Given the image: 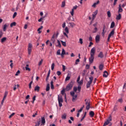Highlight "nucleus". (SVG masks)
<instances>
[{
    "instance_id": "f257e3e1",
    "label": "nucleus",
    "mask_w": 126,
    "mask_h": 126,
    "mask_svg": "<svg viewBox=\"0 0 126 126\" xmlns=\"http://www.w3.org/2000/svg\"><path fill=\"white\" fill-rule=\"evenodd\" d=\"M96 50L95 47H93L90 52V57H89L90 63H93L94 59V55L95 54Z\"/></svg>"
},
{
    "instance_id": "f03ea898",
    "label": "nucleus",
    "mask_w": 126,
    "mask_h": 126,
    "mask_svg": "<svg viewBox=\"0 0 126 126\" xmlns=\"http://www.w3.org/2000/svg\"><path fill=\"white\" fill-rule=\"evenodd\" d=\"M73 84H74V82L73 81H71L70 82V83L67 84V86L65 88L66 91H69V90H71V89H72V88L73 86Z\"/></svg>"
},
{
    "instance_id": "7ed1b4c3",
    "label": "nucleus",
    "mask_w": 126,
    "mask_h": 126,
    "mask_svg": "<svg viewBox=\"0 0 126 126\" xmlns=\"http://www.w3.org/2000/svg\"><path fill=\"white\" fill-rule=\"evenodd\" d=\"M90 79V81L88 82V83H87L86 84V87L87 89L89 88L93 81V77H90L89 78Z\"/></svg>"
},
{
    "instance_id": "20e7f679",
    "label": "nucleus",
    "mask_w": 126,
    "mask_h": 126,
    "mask_svg": "<svg viewBox=\"0 0 126 126\" xmlns=\"http://www.w3.org/2000/svg\"><path fill=\"white\" fill-rule=\"evenodd\" d=\"M63 99L62 98V96L60 97V96L58 95V102H59V107H62L63 104Z\"/></svg>"
},
{
    "instance_id": "39448f33",
    "label": "nucleus",
    "mask_w": 126,
    "mask_h": 126,
    "mask_svg": "<svg viewBox=\"0 0 126 126\" xmlns=\"http://www.w3.org/2000/svg\"><path fill=\"white\" fill-rule=\"evenodd\" d=\"M85 101L86 102V109L89 110L90 108V101L89 100H87V99H85Z\"/></svg>"
},
{
    "instance_id": "423d86ee",
    "label": "nucleus",
    "mask_w": 126,
    "mask_h": 126,
    "mask_svg": "<svg viewBox=\"0 0 126 126\" xmlns=\"http://www.w3.org/2000/svg\"><path fill=\"white\" fill-rule=\"evenodd\" d=\"M32 43H29L28 50V54L31 55L32 50Z\"/></svg>"
},
{
    "instance_id": "0eeeda50",
    "label": "nucleus",
    "mask_w": 126,
    "mask_h": 126,
    "mask_svg": "<svg viewBox=\"0 0 126 126\" xmlns=\"http://www.w3.org/2000/svg\"><path fill=\"white\" fill-rule=\"evenodd\" d=\"M77 8H78V6L77 5L73 7V8L72 9L71 11L70 12V14H71V16H74V10H76V9H77Z\"/></svg>"
},
{
    "instance_id": "6e6552de",
    "label": "nucleus",
    "mask_w": 126,
    "mask_h": 126,
    "mask_svg": "<svg viewBox=\"0 0 126 126\" xmlns=\"http://www.w3.org/2000/svg\"><path fill=\"white\" fill-rule=\"evenodd\" d=\"M111 121H112V115H110L109 118H108V124H110L109 126H112V123H110V122H111Z\"/></svg>"
},
{
    "instance_id": "1a4fd4ad",
    "label": "nucleus",
    "mask_w": 126,
    "mask_h": 126,
    "mask_svg": "<svg viewBox=\"0 0 126 126\" xmlns=\"http://www.w3.org/2000/svg\"><path fill=\"white\" fill-rule=\"evenodd\" d=\"M98 57H99L100 58H103L104 55L103 52L102 51H100L99 53H98L97 55Z\"/></svg>"
},
{
    "instance_id": "9d476101",
    "label": "nucleus",
    "mask_w": 126,
    "mask_h": 126,
    "mask_svg": "<svg viewBox=\"0 0 126 126\" xmlns=\"http://www.w3.org/2000/svg\"><path fill=\"white\" fill-rule=\"evenodd\" d=\"M108 76V72L107 71H104L103 74V77L107 78Z\"/></svg>"
},
{
    "instance_id": "9b49d317",
    "label": "nucleus",
    "mask_w": 126,
    "mask_h": 126,
    "mask_svg": "<svg viewBox=\"0 0 126 126\" xmlns=\"http://www.w3.org/2000/svg\"><path fill=\"white\" fill-rule=\"evenodd\" d=\"M71 78L70 74L69 73H68L65 79V81H68V80H70Z\"/></svg>"
},
{
    "instance_id": "f8f14e48",
    "label": "nucleus",
    "mask_w": 126,
    "mask_h": 126,
    "mask_svg": "<svg viewBox=\"0 0 126 126\" xmlns=\"http://www.w3.org/2000/svg\"><path fill=\"white\" fill-rule=\"evenodd\" d=\"M100 40V35L99 34H97L95 36V41L96 42H98Z\"/></svg>"
},
{
    "instance_id": "ddd939ff",
    "label": "nucleus",
    "mask_w": 126,
    "mask_h": 126,
    "mask_svg": "<svg viewBox=\"0 0 126 126\" xmlns=\"http://www.w3.org/2000/svg\"><path fill=\"white\" fill-rule=\"evenodd\" d=\"M123 10L122 8V5L120 4L119 5V10H118V13H122L123 12Z\"/></svg>"
},
{
    "instance_id": "4468645a",
    "label": "nucleus",
    "mask_w": 126,
    "mask_h": 126,
    "mask_svg": "<svg viewBox=\"0 0 126 126\" xmlns=\"http://www.w3.org/2000/svg\"><path fill=\"white\" fill-rule=\"evenodd\" d=\"M25 68H26V70H28V71H31V68H30L29 67V64H27L25 67Z\"/></svg>"
},
{
    "instance_id": "2eb2a0df",
    "label": "nucleus",
    "mask_w": 126,
    "mask_h": 126,
    "mask_svg": "<svg viewBox=\"0 0 126 126\" xmlns=\"http://www.w3.org/2000/svg\"><path fill=\"white\" fill-rule=\"evenodd\" d=\"M89 115H90V117H91V118H93V117H94L95 114L93 111H91L90 112Z\"/></svg>"
},
{
    "instance_id": "dca6fc26",
    "label": "nucleus",
    "mask_w": 126,
    "mask_h": 126,
    "mask_svg": "<svg viewBox=\"0 0 126 126\" xmlns=\"http://www.w3.org/2000/svg\"><path fill=\"white\" fill-rule=\"evenodd\" d=\"M8 94V92H7V91H5V93H4V95L3 96V101L4 102V100H5L7 95Z\"/></svg>"
},
{
    "instance_id": "f3484780",
    "label": "nucleus",
    "mask_w": 126,
    "mask_h": 126,
    "mask_svg": "<svg viewBox=\"0 0 126 126\" xmlns=\"http://www.w3.org/2000/svg\"><path fill=\"white\" fill-rule=\"evenodd\" d=\"M41 123L43 125L46 123V120L44 117H42V118H41Z\"/></svg>"
},
{
    "instance_id": "a211bd4d",
    "label": "nucleus",
    "mask_w": 126,
    "mask_h": 126,
    "mask_svg": "<svg viewBox=\"0 0 126 126\" xmlns=\"http://www.w3.org/2000/svg\"><path fill=\"white\" fill-rule=\"evenodd\" d=\"M65 54V50L64 49V48H63L62 52L61 53V56L62 57H64V55Z\"/></svg>"
},
{
    "instance_id": "6ab92c4d",
    "label": "nucleus",
    "mask_w": 126,
    "mask_h": 126,
    "mask_svg": "<svg viewBox=\"0 0 126 126\" xmlns=\"http://www.w3.org/2000/svg\"><path fill=\"white\" fill-rule=\"evenodd\" d=\"M114 33H115V29H113V30H112V31L110 33V37H111V36H113Z\"/></svg>"
},
{
    "instance_id": "aec40b11",
    "label": "nucleus",
    "mask_w": 126,
    "mask_h": 126,
    "mask_svg": "<svg viewBox=\"0 0 126 126\" xmlns=\"http://www.w3.org/2000/svg\"><path fill=\"white\" fill-rule=\"evenodd\" d=\"M8 27V26H7V25L5 24L4 25L3 27V32H6V30H7V28Z\"/></svg>"
},
{
    "instance_id": "412c9836",
    "label": "nucleus",
    "mask_w": 126,
    "mask_h": 126,
    "mask_svg": "<svg viewBox=\"0 0 126 126\" xmlns=\"http://www.w3.org/2000/svg\"><path fill=\"white\" fill-rule=\"evenodd\" d=\"M104 65L103 64H99V70H103Z\"/></svg>"
},
{
    "instance_id": "4be33fe9",
    "label": "nucleus",
    "mask_w": 126,
    "mask_h": 126,
    "mask_svg": "<svg viewBox=\"0 0 126 126\" xmlns=\"http://www.w3.org/2000/svg\"><path fill=\"white\" fill-rule=\"evenodd\" d=\"M121 18H122V15L119 13V15L116 17V20H121Z\"/></svg>"
},
{
    "instance_id": "5701e85b",
    "label": "nucleus",
    "mask_w": 126,
    "mask_h": 126,
    "mask_svg": "<svg viewBox=\"0 0 126 126\" xmlns=\"http://www.w3.org/2000/svg\"><path fill=\"white\" fill-rule=\"evenodd\" d=\"M100 1L98 0L96 3H94V4L92 5V7H94V8H95L96 5H98V4H99Z\"/></svg>"
},
{
    "instance_id": "b1692460",
    "label": "nucleus",
    "mask_w": 126,
    "mask_h": 126,
    "mask_svg": "<svg viewBox=\"0 0 126 126\" xmlns=\"http://www.w3.org/2000/svg\"><path fill=\"white\" fill-rule=\"evenodd\" d=\"M40 87L39 86H35L34 88V91H37V92H39L40 90Z\"/></svg>"
},
{
    "instance_id": "393cba45",
    "label": "nucleus",
    "mask_w": 126,
    "mask_h": 126,
    "mask_svg": "<svg viewBox=\"0 0 126 126\" xmlns=\"http://www.w3.org/2000/svg\"><path fill=\"white\" fill-rule=\"evenodd\" d=\"M115 26V22H112L110 26V28L111 29H113Z\"/></svg>"
},
{
    "instance_id": "a878e982",
    "label": "nucleus",
    "mask_w": 126,
    "mask_h": 126,
    "mask_svg": "<svg viewBox=\"0 0 126 126\" xmlns=\"http://www.w3.org/2000/svg\"><path fill=\"white\" fill-rule=\"evenodd\" d=\"M67 115L66 114H63L62 116V118L63 120H65L66 119Z\"/></svg>"
},
{
    "instance_id": "bb28decb",
    "label": "nucleus",
    "mask_w": 126,
    "mask_h": 126,
    "mask_svg": "<svg viewBox=\"0 0 126 126\" xmlns=\"http://www.w3.org/2000/svg\"><path fill=\"white\" fill-rule=\"evenodd\" d=\"M43 29V26H41L40 28H39L37 30V32H38V33H41L42 32L41 31V30Z\"/></svg>"
},
{
    "instance_id": "cd10ccee",
    "label": "nucleus",
    "mask_w": 126,
    "mask_h": 126,
    "mask_svg": "<svg viewBox=\"0 0 126 126\" xmlns=\"http://www.w3.org/2000/svg\"><path fill=\"white\" fill-rule=\"evenodd\" d=\"M107 125H109L108 119H107L106 121L104 123L103 126H107Z\"/></svg>"
},
{
    "instance_id": "c85d7f7f",
    "label": "nucleus",
    "mask_w": 126,
    "mask_h": 126,
    "mask_svg": "<svg viewBox=\"0 0 126 126\" xmlns=\"http://www.w3.org/2000/svg\"><path fill=\"white\" fill-rule=\"evenodd\" d=\"M105 26H104L103 30H102V35L104 36L105 35Z\"/></svg>"
},
{
    "instance_id": "c756f323",
    "label": "nucleus",
    "mask_w": 126,
    "mask_h": 126,
    "mask_svg": "<svg viewBox=\"0 0 126 126\" xmlns=\"http://www.w3.org/2000/svg\"><path fill=\"white\" fill-rule=\"evenodd\" d=\"M7 38L6 37H3L2 38H1V42L2 43H3V42H4L5 41H6Z\"/></svg>"
},
{
    "instance_id": "7c9ffc66",
    "label": "nucleus",
    "mask_w": 126,
    "mask_h": 126,
    "mask_svg": "<svg viewBox=\"0 0 126 126\" xmlns=\"http://www.w3.org/2000/svg\"><path fill=\"white\" fill-rule=\"evenodd\" d=\"M50 90V84H48L46 86V91L47 92L48 91H49Z\"/></svg>"
},
{
    "instance_id": "2f4dec72",
    "label": "nucleus",
    "mask_w": 126,
    "mask_h": 126,
    "mask_svg": "<svg viewBox=\"0 0 126 126\" xmlns=\"http://www.w3.org/2000/svg\"><path fill=\"white\" fill-rule=\"evenodd\" d=\"M16 26V23L15 22H14L13 23H11L10 25L11 28H12L13 27H15Z\"/></svg>"
},
{
    "instance_id": "473e14b6",
    "label": "nucleus",
    "mask_w": 126,
    "mask_h": 126,
    "mask_svg": "<svg viewBox=\"0 0 126 126\" xmlns=\"http://www.w3.org/2000/svg\"><path fill=\"white\" fill-rule=\"evenodd\" d=\"M61 43L62 44V45H63V46H66V43L65 41H63V40H61Z\"/></svg>"
},
{
    "instance_id": "72a5a7b5",
    "label": "nucleus",
    "mask_w": 126,
    "mask_h": 126,
    "mask_svg": "<svg viewBox=\"0 0 126 126\" xmlns=\"http://www.w3.org/2000/svg\"><path fill=\"white\" fill-rule=\"evenodd\" d=\"M77 97V95H75V94H74L73 97V98H72V101H73V102H74V101H75V100H76Z\"/></svg>"
},
{
    "instance_id": "f704fd0d",
    "label": "nucleus",
    "mask_w": 126,
    "mask_h": 126,
    "mask_svg": "<svg viewBox=\"0 0 126 126\" xmlns=\"http://www.w3.org/2000/svg\"><path fill=\"white\" fill-rule=\"evenodd\" d=\"M69 25L72 27L73 28L75 26H76L75 24L74 23H69Z\"/></svg>"
},
{
    "instance_id": "c9c22d12",
    "label": "nucleus",
    "mask_w": 126,
    "mask_h": 126,
    "mask_svg": "<svg viewBox=\"0 0 126 126\" xmlns=\"http://www.w3.org/2000/svg\"><path fill=\"white\" fill-rule=\"evenodd\" d=\"M55 66V63H52V64L51 65V70H54Z\"/></svg>"
},
{
    "instance_id": "e433bc0d",
    "label": "nucleus",
    "mask_w": 126,
    "mask_h": 126,
    "mask_svg": "<svg viewBox=\"0 0 126 126\" xmlns=\"http://www.w3.org/2000/svg\"><path fill=\"white\" fill-rule=\"evenodd\" d=\"M51 89H54L53 81H51Z\"/></svg>"
},
{
    "instance_id": "4c0bfd02",
    "label": "nucleus",
    "mask_w": 126,
    "mask_h": 126,
    "mask_svg": "<svg viewBox=\"0 0 126 126\" xmlns=\"http://www.w3.org/2000/svg\"><path fill=\"white\" fill-rule=\"evenodd\" d=\"M40 123H41V121H38V122H37V123H35V126H40Z\"/></svg>"
},
{
    "instance_id": "58836bf2",
    "label": "nucleus",
    "mask_w": 126,
    "mask_h": 126,
    "mask_svg": "<svg viewBox=\"0 0 126 126\" xmlns=\"http://www.w3.org/2000/svg\"><path fill=\"white\" fill-rule=\"evenodd\" d=\"M64 31L66 32V33H69V30H68L67 27H65Z\"/></svg>"
},
{
    "instance_id": "ea45409f",
    "label": "nucleus",
    "mask_w": 126,
    "mask_h": 126,
    "mask_svg": "<svg viewBox=\"0 0 126 126\" xmlns=\"http://www.w3.org/2000/svg\"><path fill=\"white\" fill-rule=\"evenodd\" d=\"M107 16H108V18H110V17H111V12H110V11H108Z\"/></svg>"
},
{
    "instance_id": "a19ab883",
    "label": "nucleus",
    "mask_w": 126,
    "mask_h": 126,
    "mask_svg": "<svg viewBox=\"0 0 126 126\" xmlns=\"http://www.w3.org/2000/svg\"><path fill=\"white\" fill-rule=\"evenodd\" d=\"M57 43H58V46L59 47H61L62 44H61V42L60 41V40H59V39L57 40Z\"/></svg>"
},
{
    "instance_id": "79ce46f5",
    "label": "nucleus",
    "mask_w": 126,
    "mask_h": 126,
    "mask_svg": "<svg viewBox=\"0 0 126 126\" xmlns=\"http://www.w3.org/2000/svg\"><path fill=\"white\" fill-rule=\"evenodd\" d=\"M65 1H63V2H62V6L61 7H62V8L65 7Z\"/></svg>"
},
{
    "instance_id": "37998d69",
    "label": "nucleus",
    "mask_w": 126,
    "mask_h": 126,
    "mask_svg": "<svg viewBox=\"0 0 126 126\" xmlns=\"http://www.w3.org/2000/svg\"><path fill=\"white\" fill-rule=\"evenodd\" d=\"M20 70H18V71L16 72V73H15V75L16 76H18L19 75V74H20Z\"/></svg>"
},
{
    "instance_id": "c03bdc74",
    "label": "nucleus",
    "mask_w": 126,
    "mask_h": 126,
    "mask_svg": "<svg viewBox=\"0 0 126 126\" xmlns=\"http://www.w3.org/2000/svg\"><path fill=\"white\" fill-rule=\"evenodd\" d=\"M94 14H93V18H94V17H95L96 15L97 14V11H95L94 13Z\"/></svg>"
},
{
    "instance_id": "a18cd8bd",
    "label": "nucleus",
    "mask_w": 126,
    "mask_h": 126,
    "mask_svg": "<svg viewBox=\"0 0 126 126\" xmlns=\"http://www.w3.org/2000/svg\"><path fill=\"white\" fill-rule=\"evenodd\" d=\"M32 81H31L30 83H29V88H30V89H31V88H32Z\"/></svg>"
},
{
    "instance_id": "49530a36",
    "label": "nucleus",
    "mask_w": 126,
    "mask_h": 126,
    "mask_svg": "<svg viewBox=\"0 0 126 126\" xmlns=\"http://www.w3.org/2000/svg\"><path fill=\"white\" fill-rule=\"evenodd\" d=\"M65 92V89H63V90H62L61 91V94H62V95H64Z\"/></svg>"
},
{
    "instance_id": "de8ad7c7",
    "label": "nucleus",
    "mask_w": 126,
    "mask_h": 126,
    "mask_svg": "<svg viewBox=\"0 0 126 126\" xmlns=\"http://www.w3.org/2000/svg\"><path fill=\"white\" fill-rule=\"evenodd\" d=\"M36 96H33V101L32 102V104H34V101L36 100Z\"/></svg>"
},
{
    "instance_id": "09e8293b",
    "label": "nucleus",
    "mask_w": 126,
    "mask_h": 126,
    "mask_svg": "<svg viewBox=\"0 0 126 126\" xmlns=\"http://www.w3.org/2000/svg\"><path fill=\"white\" fill-rule=\"evenodd\" d=\"M57 55H61V49H58L57 52Z\"/></svg>"
},
{
    "instance_id": "8fccbe9b",
    "label": "nucleus",
    "mask_w": 126,
    "mask_h": 126,
    "mask_svg": "<svg viewBox=\"0 0 126 126\" xmlns=\"http://www.w3.org/2000/svg\"><path fill=\"white\" fill-rule=\"evenodd\" d=\"M43 59H41L40 60V61H39V63H38V65L39 66H40V65L42 64V63H43Z\"/></svg>"
},
{
    "instance_id": "3c124183",
    "label": "nucleus",
    "mask_w": 126,
    "mask_h": 126,
    "mask_svg": "<svg viewBox=\"0 0 126 126\" xmlns=\"http://www.w3.org/2000/svg\"><path fill=\"white\" fill-rule=\"evenodd\" d=\"M74 94H75V92H74L73 91H71L70 92V95L72 96V98H73Z\"/></svg>"
},
{
    "instance_id": "603ef678",
    "label": "nucleus",
    "mask_w": 126,
    "mask_h": 126,
    "mask_svg": "<svg viewBox=\"0 0 126 126\" xmlns=\"http://www.w3.org/2000/svg\"><path fill=\"white\" fill-rule=\"evenodd\" d=\"M50 73H51V70H50V69H49V71H48V74H47L48 79L49 78Z\"/></svg>"
},
{
    "instance_id": "864d4df0",
    "label": "nucleus",
    "mask_w": 126,
    "mask_h": 126,
    "mask_svg": "<svg viewBox=\"0 0 126 126\" xmlns=\"http://www.w3.org/2000/svg\"><path fill=\"white\" fill-rule=\"evenodd\" d=\"M17 15V13L16 12H15V13H14V14L13 15V19H14V18L16 17Z\"/></svg>"
},
{
    "instance_id": "5fc2aeb1",
    "label": "nucleus",
    "mask_w": 126,
    "mask_h": 126,
    "mask_svg": "<svg viewBox=\"0 0 126 126\" xmlns=\"http://www.w3.org/2000/svg\"><path fill=\"white\" fill-rule=\"evenodd\" d=\"M79 42L81 43V44H83V40L82 38H79Z\"/></svg>"
},
{
    "instance_id": "6e6d98bb",
    "label": "nucleus",
    "mask_w": 126,
    "mask_h": 126,
    "mask_svg": "<svg viewBox=\"0 0 126 126\" xmlns=\"http://www.w3.org/2000/svg\"><path fill=\"white\" fill-rule=\"evenodd\" d=\"M62 74V72H61V71H57V75H58V76H60V75H61Z\"/></svg>"
},
{
    "instance_id": "4d7b16f0",
    "label": "nucleus",
    "mask_w": 126,
    "mask_h": 126,
    "mask_svg": "<svg viewBox=\"0 0 126 126\" xmlns=\"http://www.w3.org/2000/svg\"><path fill=\"white\" fill-rule=\"evenodd\" d=\"M15 113H12V114H11L9 116V119H11V118H12L13 116H14Z\"/></svg>"
},
{
    "instance_id": "13d9d810",
    "label": "nucleus",
    "mask_w": 126,
    "mask_h": 126,
    "mask_svg": "<svg viewBox=\"0 0 126 126\" xmlns=\"http://www.w3.org/2000/svg\"><path fill=\"white\" fill-rule=\"evenodd\" d=\"M3 34V32H2V31H0V38L1 37V36H2Z\"/></svg>"
},
{
    "instance_id": "bf43d9fd",
    "label": "nucleus",
    "mask_w": 126,
    "mask_h": 126,
    "mask_svg": "<svg viewBox=\"0 0 126 126\" xmlns=\"http://www.w3.org/2000/svg\"><path fill=\"white\" fill-rule=\"evenodd\" d=\"M86 67L87 69H89L90 65H89V64H86Z\"/></svg>"
},
{
    "instance_id": "052dcab7",
    "label": "nucleus",
    "mask_w": 126,
    "mask_h": 126,
    "mask_svg": "<svg viewBox=\"0 0 126 126\" xmlns=\"http://www.w3.org/2000/svg\"><path fill=\"white\" fill-rule=\"evenodd\" d=\"M94 44L93 42H92V41H91L90 42L89 45V47H91L92 46V45H93Z\"/></svg>"
},
{
    "instance_id": "680f3d73",
    "label": "nucleus",
    "mask_w": 126,
    "mask_h": 126,
    "mask_svg": "<svg viewBox=\"0 0 126 126\" xmlns=\"http://www.w3.org/2000/svg\"><path fill=\"white\" fill-rule=\"evenodd\" d=\"M62 66H63V71H65V65L63 64Z\"/></svg>"
},
{
    "instance_id": "e2e57ef3",
    "label": "nucleus",
    "mask_w": 126,
    "mask_h": 126,
    "mask_svg": "<svg viewBox=\"0 0 126 126\" xmlns=\"http://www.w3.org/2000/svg\"><path fill=\"white\" fill-rule=\"evenodd\" d=\"M73 90H74V92H76L77 91V87H74Z\"/></svg>"
},
{
    "instance_id": "0e129e2a",
    "label": "nucleus",
    "mask_w": 126,
    "mask_h": 126,
    "mask_svg": "<svg viewBox=\"0 0 126 126\" xmlns=\"http://www.w3.org/2000/svg\"><path fill=\"white\" fill-rule=\"evenodd\" d=\"M81 90V87L78 86V91H79V92H80Z\"/></svg>"
},
{
    "instance_id": "69168bd1",
    "label": "nucleus",
    "mask_w": 126,
    "mask_h": 126,
    "mask_svg": "<svg viewBox=\"0 0 126 126\" xmlns=\"http://www.w3.org/2000/svg\"><path fill=\"white\" fill-rule=\"evenodd\" d=\"M80 60L79 59H77L76 60L75 63L78 64V62H80Z\"/></svg>"
},
{
    "instance_id": "338daca9",
    "label": "nucleus",
    "mask_w": 126,
    "mask_h": 126,
    "mask_svg": "<svg viewBox=\"0 0 126 126\" xmlns=\"http://www.w3.org/2000/svg\"><path fill=\"white\" fill-rule=\"evenodd\" d=\"M80 76H78L77 79V82H78V83H79V82H80Z\"/></svg>"
},
{
    "instance_id": "774afa93",
    "label": "nucleus",
    "mask_w": 126,
    "mask_h": 126,
    "mask_svg": "<svg viewBox=\"0 0 126 126\" xmlns=\"http://www.w3.org/2000/svg\"><path fill=\"white\" fill-rule=\"evenodd\" d=\"M123 101V99L122 98L118 99V102H120V103H122Z\"/></svg>"
}]
</instances>
